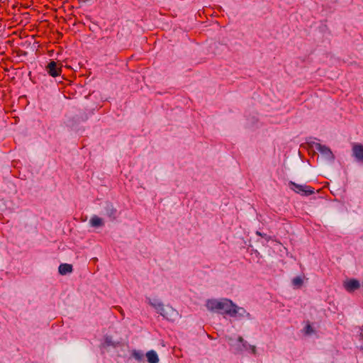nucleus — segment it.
<instances>
[{"label":"nucleus","instance_id":"1","mask_svg":"<svg viewBox=\"0 0 363 363\" xmlns=\"http://www.w3.org/2000/svg\"><path fill=\"white\" fill-rule=\"evenodd\" d=\"M147 303L168 320L174 321L178 317V312L174 308L169 305L164 306L163 303L157 298H147Z\"/></svg>","mask_w":363,"mask_h":363},{"label":"nucleus","instance_id":"2","mask_svg":"<svg viewBox=\"0 0 363 363\" xmlns=\"http://www.w3.org/2000/svg\"><path fill=\"white\" fill-rule=\"evenodd\" d=\"M205 306L211 312L228 315L230 309L233 306V302L228 298H211L206 301Z\"/></svg>","mask_w":363,"mask_h":363},{"label":"nucleus","instance_id":"3","mask_svg":"<svg viewBox=\"0 0 363 363\" xmlns=\"http://www.w3.org/2000/svg\"><path fill=\"white\" fill-rule=\"evenodd\" d=\"M289 186L291 190L302 196L311 195L313 193V189L307 185H301L290 182Z\"/></svg>","mask_w":363,"mask_h":363},{"label":"nucleus","instance_id":"4","mask_svg":"<svg viewBox=\"0 0 363 363\" xmlns=\"http://www.w3.org/2000/svg\"><path fill=\"white\" fill-rule=\"evenodd\" d=\"M229 315L232 317H237L239 318H250V314L247 312V311L242 308L237 306L233 303V306L230 309Z\"/></svg>","mask_w":363,"mask_h":363},{"label":"nucleus","instance_id":"5","mask_svg":"<svg viewBox=\"0 0 363 363\" xmlns=\"http://www.w3.org/2000/svg\"><path fill=\"white\" fill-rule=\"evenodd\" d=\"M46 70L50 76L55 77L60 75L62 67L60 64H57L55 61H51L47 65Z\"/></svg>","mask_w":363,"mask_h":363},{"label":"nucleus","instance_id":"6","mask_svg":"<svg viewBox=\"0 0 363 363\" xmlns=\"http://www.w3.org/2000/svg\"><path fill=\"white\" fill-rule=\"evenodd\" d=\"M343 286L348 292H353L360 287V284L357 279H350L343 282Z\"/></svg>","mask_w":363,"mask_h":363},{"label":"nucleus","instance_id":"7","mask_svg":"<svg viewBox=\"0 0 363 363\" xmlns=\"http://www.w3.org/2000/svg\"><path fill=\"white\" fill-rule=\"evenodd\" d=\"M352 155L360 162H363V145L354 143L352 145Z\"/></svg>","mask_w":363,"mask_h":363},{"label":"nucleus","instance_id":"8","mask_svg":"<svg viewBox=\"0 0 363 363\" xmlns=\"http://www.w3.org/2000/svg\"><path fill=\"white\" fill-rule=\"evenodd\" d=\"M230 344L236 352H242L247 350V343L244 341L242 337H239L236 342H230Z\"/></svg>","mask_w":363,"mask_h":363},{"label":"nucleus","instance_id":"9","mask_svg":"<svg viewBox=\"0 0 363 363\" xmlns=\"http://www.w3.org/2000/svg\"><path fill=\"white\" fill-rule=\"evenodd\" d=\"M317 150L327 160H333V155L330 148L325 145L318 144L316 147Z\"/></svg>","mask_w":363,"mask_h":363},{"label":"nucleus","instance_id":"10","mask_svg":"<svg viewBox=\"0 0 363 363\" xmlns=\"http://www.w3.org/2000/svg\"><path fill=\"white\" fill-rule=\"evenodd\" d=\"M72 265L69 264H61L58 268V272L61 275H66L72 273Z\"/></svg>","mask_w":363,"mask_h":363},{"label":"nucleus","instance_id":"11","mask_svg":"<svg viewBox=\"0 0 363 363\" xmlns=\"http://www.w3.org/2000/svg\"><path fill=\"white\" fill-rule=\"evenodd\" d=\"M146 357L149 363H158L159 357L157 352L154 350H150L147 352Z\"/></svg>","mask_w":363,"mask_h":363},{"label":"nucleus","instance_id":"12","mask_svg":"<svg viewBox=\"0 0 363 363\" xmlns=\"http://www.w3.org/2000/svg\"><path fill=\"white\" fill-rule=\"evenodd\" d=\"M89 223L92 227H99L104 225V221L102 218L96 216L91 217Z\"/></svg>","mask_w":363,"mask_h":363},{"label":"nucleus","instance_id":"13","mask_svg":"<svg viewBox=\"0 0 363 363\" xmlns=\"http://www.w3.org/2000/svg\"><path fill=\"white\" fill-rule=\"evenodd\" d=\"M116 210L113 208V205L107 204L106 207V214L111 218H115Z\"/></svg>","mask_w":363,"mask_h":363},{"label":"nucleus","instance_id":"14","mask_svg":"<svg viewBox=\"0 0 363 363\" xmlns=\"http://www.w3.org/2000/svg\"><path fill=\"white\" fill-rule=\"evenodd\" d=\"M132 357L136 360L140 361L143 359V354L141 352L138 350H133L132 352Z\"/></svg>","mask_w":363,"mask_h":363},{"label":"nucleus","instance_id":"15","mask_svg":"<svg viewBox=\"0 0 363 363\" xmlns=\"http://www.w3.org/2000/svg\"><path fill=\"white\" fill-rule=\"evenodd\" d=\"M292 284L294 286L300 287L303 284V279L299 277H295L292 280Z\"/></svg>","mask_w":363,"mask_h":363},{"label":"nucleus","instance_id":"16","mask_svg":"<svg viewBox=\"0 0 363 363\" xmlns=\"http://www.w3.org/2000/svg\"><path fill=\"white\" fill-rule=\"evenodd\" d=\"M256 234L257 235H259V236H262V238H264L267 240H270V237L268 236L267 234H262L259 231H257Z\"/></svg>","mask_w":363,"mask_h":363},{"label":"nucleus","instance_id":"17","mask_svg":"<svg viewBox=\"0 0 363 363\" xmlns=\"http://www.w3.org/2000/svg\"><path fill=\"white\" fill-rule=\"evenodd\" d=\"M247 350H250L252 353L255 354L256 353V347L254 345H250L247 344Z\"/></svg>","mask_w":363,"mask_h":363},{"label":"nucleus","instance_id":"18","mask_svg":"<svg viewBox=\"0 0 363 363\" xmlns=\"http://www.w3.org/2000/svg\"><path fill=\"white\" fill-rule=\"evenodd\" d=\"M312 332H313V329H312L311 326L310 325H308L306 327V333L307 334H311Z\"/></svg>","mask_w":363,"mask_h":363},{"label":"nucleus","instance_id":"19","mask_svg":"<svg viewBox=\"0 0 363 363\" xmlns=\"http://www.w3.org/2000/svg\"><path fill=\"white\" fill-rule=\"evenodd\" d=\"M105 341L108 345H114V342L111 341V337H106Z\"/></svg>","mask_w":363,"mask_h":363}]
</instances>
